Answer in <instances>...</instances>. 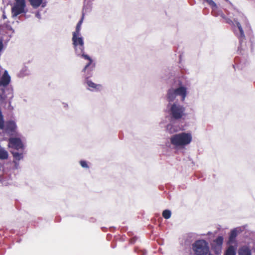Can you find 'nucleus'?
I'll use <instances>...</instances> for the list:
<instances>
[{
	"label": "nucleus",
	"instance_id": "obj_1",
	"mask_svg": "<svg viewBox=\"0 0 255 255\" xmlns=\"http://www.w3.org/2000/svg\"><path fill=\"white\" fill-rule=\"evenodd\" d=\"M192 140V135L190 132H182L172 135L170 138L171 144L176 149H183Z\"/></svg>",
	"mask_w": 255,
	"mask_h": 255
},
{
	"label": "nucleus",
	"instance_id": "obj_2",
	"mask_svg": "<svg viewBox=\"0 0 255 255\" xmlns=\"http://www.w3.org/2000/svg\"><path fill=\"white\" fill-rule=\"evenodd\" d=\"M187 94L188 88L184 85L179 84L178 88H170L167 90L166 98L168 103H177L178 102H175L177 96L180 97L181 101L184 102Z\"/></svg>",
	"mask_w": 255,
	"mask_h": 255
},
{
	"label": "nucleus",
	"instance_id": "obj_3",
	"mask_svg": "<svg viewBox=\"0 0 255 255\" xmlns=\"http://www.w3.org/2000/svg\"><path fill=\"white\" fill-rule=\"evenodd\" d=\"M166 111L169 115L170 119L181 120L185 116V107L179 103H168Z\"/></svg>",
	"mask_w": 255,
	"mask_h": 255
},
{
	"label": "nucleus",
	"instance_id": "obj_4",
	"mask_svg": "<svg viewBox=\"0 0 255 255\" xmlns=\"http://www.w3.org/2000/svg\"><path fill=\"white\" fill-rule=\"evenodd\" d=\"M75 54L77 56L82 57L85 59L89 61L88 63L85 65L83 69L84 71L90 70V71L93 70L95 67V64L93 63L92 59L90 57L84 54V45H74Z\"/></svg>",
	"mask_w": 255,
	"mask_h": 255
},
{
	"label": "nucleus",
	"instance_id": "obj_5",
	"mask_svg": "<svg viewBox=\"0 0 255 255\" xmlns=\"http://www.w3.org/2000/svg\"><path fill=\"white\" fill-rule=\"evenodd\" d=\"M166 131L170 134L184 130V127L180 120L170 119V122L165 128Z\"/></svg>",
	"mask_w": 255,
	"mask_h": 255
},
{
	"label": "nucleus",
	"instance_id": "obj_6",
	"mask_svg": "<svg viewBox=\"0 0 255 255\" xmlns=\"http://www.w3.org/2000/svg\"><path fill=\"white\" fill-rule=\"evenodd\" d=\"M25 7V0H15L13 6L11 8L12 17H15L19 14L26 13Z\"/></svg>",
	"mask_w": 255,
	"mask_h": 255
},
{
	"label": "nucleus",
	"instance_id": "obj_7",
	"mask_svg": "<svg viewBox=\"0 0 255 255\" xmlns=\"http://www.w3.org/2000/svg\"><path fill=\"white\" fill-rule=\"evenodd\" d=\"M193 249L196 255H206L209 252L208 244L204 240L197 241L193 245Z\"/></svg>",
	"mask_w": 255,
	"mask_h": 255
},
{
	"label": "nucleus",
	"instance_id": "obj_8",
	"mask_svg": "<svg viewBox=\"0 0 255 255\" xmlns=\"http://www.w3.org/2000/svg\"><path fill=\"white\" fill-rule=\"evenodd\" d=\"M3 129L4 132L9 135H17V126L13 121H8L5 124H3Z\"/></svg>",
	"mask_w": 255,
	"mask_h": 255
},
{
	"label": "nucleus",
	"instance_id": "obj_9",
	"mask_svg": "<svg viewBox=\"0 0 255 255\" xmlns=\"http://www.w3.org/2000/svg\"><path fill=\"white\" fill-rule=\"evenodd\" d=\"M8 146L17 150L22 151L24 145L19 138L11 137L8 139Z\"/></svg>",
	"mask_w": 255,
	"mask_h": 255
},
{
	"label": "nucleus",
	"instance_id": "obj_10",
	"mask_svg": "<svg viewBox=\"0 0 255 255\" xmlns=\"http://www.w3.org/2000/svg\"><path fill=\"white\" fill-rule=\"evenodd\" d=\"M84 83L87 86V89L92 92L101 91L103 88L102 85L96 84L88 78L85 79Z\"/></svg>",
	"mask_w": 255,
	"mask_h": 255
},
{
	"label": "nucleus",
	"instance_id": "obj_11",
	"mask_svg": "<svg viewBox=\"0 0 255 255\" xmlns=\"http://www.w3.org/2000/svg\"><path fill=\"white\" fill-rule=\"evenodd\" d=\"M224 238L222 236H220L214 241L215 244V250L217 254H220L221 253L222 245L223 243Z\"/></svg>",
	"mask_w": 255,
	"mask_h": 255
},
{
	"label": "nucleus",
	"instance_id": "obj_12",
	"mask_svg": "<svg viewBox=\"0 0 255 255\" xmlns=\"http://www.w3.org/2000/svg\"><path fill=\"white\" fill-rule=\"evenodd\" d=\"M10 82V77L8 72L5 70L0 79V87H5Z\"/></svg>",
	"mask_w": 255,
	"mask_h": 255
},
{
	"label": "nucleus",
	"instance_id": "obj_13",
	"mask_svg": "<svg viewBox=\"0 0 255 255\" xmlns=\"http://www.w3.org/2000/svg\"><path fill=\"white\" fill-rule=\"evenodd\" d=\"M92 9V3L90 1H87L86 0H84L83 6L82 8V15L84 18V16L90 12Z\"/></svg>",
	"mask_w": 255,
	"mask_h": 255
},
{
	"label": "nucleus",
	"instance_id": "obj_14",
	"mask_svg": "<svg viewBox=\"0 0 255 255\" xmlns=\"http://www.w3.org/2000/svg\"><path fill=\"white\" fill-rule=\"evenodd\" d=\"M72 40L73 45H84L83 38L81 34H76L72 33Z\"/></svg>",
	"mask_w": 255,
	"mask_h": 255
},
{
	"label": "nucleus",
	"instance_id": "obj_15",
	"mask_svg": "<svg viewBox=\"0 0 255 255\" xmlns=\"http://www.w3.org/2000/svg\"><path fill=\"white\" fill-rule=\"evenodd\" d=\"M242 231V229L241 228H237L232 230L230 233L229 241L230 243H233L238 235V233L241 232Z\"/></svg>",
	"mask_w": 255,
	"mask_h": 255
},
{
	"label": "nucleus",
	"instance_id": "obj_16",
	"mask_svg": "<svg viewBox=\"0 0 255 255\" xmlns=\"http://www.w3.org/2000/svg\"><path fill=\"white\" fill-rule=\"evenodd\" d=\"M234 26H236L239 30L240 35L239 36V38L240 42H242L243 40L245 39V36L244 30L242 27L241 24L237 20H234Z\"/></svg>",
	"mask_w": 255,
	"mask_h": 255
},
{
	"label": "nucleus",
	"instance_id": "obj_17",
	"mask_svg": "<svg viewBox=\"0 0 255 255\" xmlns=\"http://www.w3.org/2000/svg\"><path fill=\"white\" fill-rule=\"evenodd\" d=\"M238 253L239 255H252L251 250L246 246L241 248Z\"/></svg>",
	"mask_w": 255,
	"mask_h": 255
},
{
	"label": "nucleus",
	"instance_id": "obj_18",
	"mask_svg": "<svg viewBox=\"0 0 255 255\" xmlns=\"http://www.w3.org/2000/svg\"><path fill=\"white\" fill-rule=\"evenodd\" d=\"M8 157L7 151L0 145V159H6Z\"/></svg>",
	"mask_w": 255,
	"mask_h": 255
},
{
	"label": "nucleus",
	"instance_id": "obj_19",
	"mask_svg": "<svg viewBox=\"0 0 255 255\" xmlns=\"http://www.w3.org/2000/svg\"><path fill=\"white\" fill-rule=\"evenodd\" d=\"M29 74V71L26 67L22 68L18 74V76L23 78Z\"/></svg>",
	"mask_w": 255,
	"mask_h": 255
},
{
	"label": "nucleus",
	"instance_id": "obj_20",
	"mask_svg": "<svg viewBox=\"0 0 255 255\" xmlns=\"http://www.w3.org/2000/svg\"><path fill=\"white\" fill-rule=\"evenodd\" d=\"M15 160L19 161L23 158L22 151L17 152L13 151L11 152Z\"/></svg>",
	"mask_w": 255,
	"mask_h": 255
},
{
	"label": "nucleus",
	"instance_id": "obj_21",
	"mask_svg": "<svg viewBox=\"0 0 255 255\" xmlns=\"http://www.w3.org/2000/svg\"><path fill=\"white\" fill-rule=\"evenodd\" d=\"M43 0H28L31 5L34 8L38 7L42 3Z\"/></svg>",
	"mask_w": 255,
	"mask_h": 255
},
{
	"label": "nucleus",
	"instance_id": "obj_22",
	"mask_svg": "<svg viewBox=\"0 0 255 255\" xmlns=\"http://www.w3.org/2000/svg\"><path fill=\"white\" fill-rule=\"evenodd\" d=\"M84 19L83 16H82L80 20L78 22V23L77 24L76 27V30L73 32V33H75L76 34H81L80 33V29H81V26L83 22Z\"/></svg>",
	"mask_w": 255,
	"mask_h": 255
},
{
	"label": "nucleus",
	"instance_id": "obj_23",
	"mask_svg": "<svg viewBox=\"0 0 255 255\" xmlns=\"http://www.w3.org/2000/svg\"><path fill=\"white\" fill-rule=\"evenodd\" d=\"M225 255H236V252L234 247L230 246L226 251Z\"/></svg>",
	"mask_w": 255,
	"mask_h": 255
},
{
	"label": "nucleus",
	"instance_id": "obj_24",
	"mask_svg": "<svg viewBox=\"0 0 255 255\" xmlns=\"http://www.w3.org/2000/svg\"><path fill=\"white\" fill-rule=\"evenodd\" d=\"M212 6L213 11L216 10L218 8L216 3L213 0H204Z\"/></svg>",
	"mask_w": 255,
	"mask_h": 255
},
{
	"label": "nucleus",
	"instance_id": "obj_25",
	"mask_svg": "<svg viewBox=\"0 0 255 255\" xmlns=\"http://www.w3.org/2000/svg\"><path fill=\"white\" fill-rule=\"evenodd\" d=\"M171 212L169 210H165L162 213V216L165 219H168L171 217Z\"/></svg>",
	"mask_w": 255,
	"mask_h": 255
},
{
	"label": "nucleus",
	"instance_id": "obj_26",
	"mask_svg": "<svg viewBox=\"0 0 255 255\" xmlns=\"http://www.w3.org/2000/svg\"><path fill=\"white\" fill-rule=\"evenodd\" d=\"M3 121L2 112L0 109V129H2L3 128Z\"/></svg>",
	"mask_w": 255,
	"mask_h": 255
},
{
	"label": "nucleus",
	"instance_id": "obj_27",
	"mask_svg": "<svg viewBox=\"0 0 255 255\" xmlns=\"http://www.w3.org/2000/svg\"><path fill=\"white\" fill-rule=\"evenodd\" d=\"M80 164L81 166L84 168H88L89 166L88 165L87 162L84 160H81L80 161Z\"/></svg>",
	"mask_w": 255,
	"mask_h": 255
},
{
	"label": "nucleus",
	"instance_id": "obj_28",
	"mask_svg": "<svg viewBox=\"0 0 255 255\" xmlns=\"http://www.w3.org/2000/svg\"><path fill=\"white\" fill-rule=\"evenodd\" d=\"M8 29V32L10 33V36H11V34H13L14 33V30L10 26L7 27Z\"/></svg>",
	"mask_w": 255,
	"mask_h": 255
},
{
	"label": "nucleus",
	"instance_id": "obj_29",
	"mask_svg": "<svg viewBox=\"0 0 255 255\" xmlns=\"http://www.w3.org/2000/svg\"><path fill=\"white\" fill-rule=\"evenodd\" d=\"M35 16L38 18V19H40L41 18V14L39 12H37L35 14Z\"/></svg>",
	"mask_w": 255,
	"mask_h": 255
},
{
	"label": "nucleus",
	"instance_id": "obj_30",
	"mask_svg": "<svg viewBox=\"0 0 255 255\" xmlns=\"http://www.w3.org/2000/svg\"><path fill=\"white\" fill-rule=\"evenodd\" d=\"M3 47L2 41L0 39V51L1 50Z\"/></svg>",
	"mask_w": 255,
	"mask_h": 255
},
{
	"label": "nucleus",
	"instance_id": "obj_31",
	"mask_svg": "<svg viewBox=\"0 0 255 255\" xmlns=\"http://www.w3.org/2000/svg\"><path fill=\"white\" fill-rule=\"evenodd\" d=\"M63 105L64 108H68V104L67 103H63Z\"/></svg>",
	"mask_w": 255,
	"mask_h": 255
},
{
	"label": "nucleus",
	"instance_id": "obj_32",
	"mask_svg": "<svg viewBox=\"0 0 255 255\" xmlns=\"http://www.w3.org/2000/svg\"><path fill=\"white\" fill-rule=\"evenodd\" d=\"M2 18H3V19L6 18V16L5 12L4 11L3 12Z\"/></svg>",
	"mask_w": 255,
	"mask_h": 255
},
{
	"label": "nucleus",
	"instance_id": "obj_33",
	"mask_svg": "<svg viewBox=\"0 0 255 255\" xmlns=\"http://www.w3.org/2000/svg\"><path fill=\"white\" fill-rule=\"evenodd\" d=\"M134 241H135V240H133V239H132V240L131 241V244H133V243H134Z\"/></svg>",
	"mask_w": 255,
	"mask_h": 255
},
{
	"label": "nucleus",
	"instance_id": "obj_34",
	"mask_svg": "<svg viewBox=\"0 0 255 255\" xmlns=\"http://www.w3.org/2000/svg\"><path fill=\"white\" fill-rule=\"evenodd\" d=\"M14 163H15V165H18V163L15 161H14Z\"/></svg>",
	"mask_w": 255,
	"mask_h": 255
},
{
	"label": "nucleus",
	"instance_id": "obj_35",
	"mask_svg": "<svg viewBox=\"0 0 255 255\" xmlns=\"http://www.w3.org/2000/svg\"><path fill=\"white\" fill-rule=\"evenodd\" d=\"M211 233L210 232H208V234H210Z\"/></svg>",
	"mask_w": 255,
	"mask_h": 255
}]
</instances>
